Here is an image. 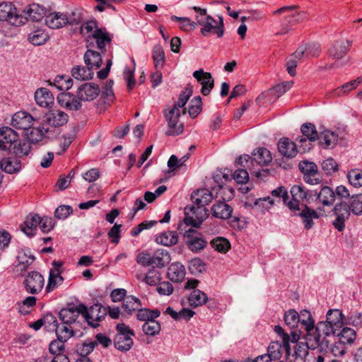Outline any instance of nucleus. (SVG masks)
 I'll list each match as a JSON object with an SVG mask.
<instances>
[{
	"mask_svg": "<svg viewBox=\"0 0 362 362\" xmlns=\"http://www.w3.org/2000/svg\"><path fill=\"white\" fill-rule=\"evenodd\" d=\"M290 193L291 200H287V207L294 216H300L306 230L313 226V219L319 218L317 213L308 207L306 204H300V202L308 199V192L301 185H293Z\"/></svg>",
	"mask_w": 362,
	"mask_h": 362,
	"instance_id": "obj_1",
	"label": "nucleus"
},
{
	"mask_svg": "<svg viewBox=\"0 0 362 362\" xmlns=\"http://www.w3.org/2000/svg\"><path fill=\"white\" fill-rule=\"evenodd\" d=\"M192 9L198 13L195 18L197 24L202 26L200 32L204 36H207L211 33L216 35L218 37H223L224 34V23L222 16H218V21H216L206 13L205 8L194 6Z\"/></svg>",
	"mask_w": 362,
	"mask_h": 362,
	"instance_id": "obj_2",
	"label": "nucleus"
},
{
	"mask_svg": "<svg viewBox=\"0 0 362 362\" xmlns=\"http://www.w3.org/2000/svg\"><path fill=\"white\" fill-rule=\"evenodd\" d=\"M81 315L89 325L97 327L99 322L103 320L107 314V308L100 303H95L89 308L80 304Z\"/></svg>",
	"mask_w": 362,
	"mask_h": 362,
	"instance_id": "obj_3",
	"label": "nucleus"
},
{
	"mask_svg": "<svg viewBox=\"0 0 362 362\" xmlns=\"http://www.w3.org/2000/svg\"><path fill=\"white\" fill-rule=\"evenodd\" d=\"M272 160V154L269 150L265 148H260L256 152L252 153V157L248 155L240 156L236 163L243 167H250V164L253 166L255 164L259 166H267Z\"/></svg>",
	"mask_w": 362,
	"mask_h": 362,
	"instance_id": "obj_4",
	"label": "nucleus"
},
{
	"mask_svg": "<svg viewBox=\"0 0 362 362\" xmlns=\"http://www.w3.org/2000/svg\"><path fill=\"white\" fill-rule=\"evenodd\" d=\"M208 216L209 211L206 207L194 204L187 205L185 208L184 223L187 226L199 228Z\"/></svg>",
	"mask_w": 362,
	"mask_h": 362,
	"instance_id": "obj_5",
	"label": "nucleus"
},
{
	"mask_svg": "<svg viewBox=\"0 0 362 362\" xmlns=\"http://www.w3.org/2000/svg\"><path fill=\"white\" fill-rule=\"evenodd\" d=\"M337 331L338 329L331 324L328 323V322H320L314 328L311 329V334L310 337H308L307 344L310 347L315 349L316 346L320 345L322 336L337 334Z\"/></svg>",
	"mask_w": 362,
	"mask_h": 362,
	"instance_id": "obj_6",
	"label": "nucleus"
},
{
	"mask_svg": "<svg viewBox=\"0 0 362 362\" xmlns=\"http://www.w3.org/2000/svg\"><path fill=\"white\" fill-rule=\"evenodd\" d=\"M117 334L114 339L115 347L121 351H129L133 345V331L124 323L117 325Z\"/></svg>",
	"mask_w": 362,
	"mask_h": 362,
	"instance_id": "obj_7",
	"label": "nucleus"
},
{
	"mask_svg": "<svg viewBox=\"0 0 362 362\" xmlns=\"http://www.w3.org/2000/svg\"><path fill=\"white\" fill-rule=\"evenodd\" d=\"M181 110L177 107H172L168 111H165L164 115L168 122L169 129L166 134L169 136L179 135L183 132L184 125L180 121Z\"/></svg>",
	"mask_w": 362,
	"mask_h": 362,
	"instance_id": "obj_8",
	"label": "nucleus"
},
{
	"mask_svg": "<svg viewBox=\"0 0 362 362\" xmlns=\"http://www.w3.org/2000/svg\"><path fill=\"white\" fill-rule=\"evenodd\" d=\"M0 21H7L15 26H21L23 25L25 18L18 16L17 9L12 4L2 3L0 4Z\"/></svg>",
	"mask_w": 362,
	"mask_h": 362,
	"instance_id": "obj_9",
	"label": "nucleus"
},
{
	"mask_svg": "<svg viewBox=\"0 0 362 362\" xmlns=\"http://www.w3.org/2000/svg\"><path fill=\"white\" fill-rule=\"evenodd\" d=\"M23 284L28 293L36 294L43 288L45 279L40 272L33 271L25 276Z\"/></svg>",
	"mask_w": 362,
	"mask_h": 362,
	"instance_id": "obj_10",
	"label": "nucleus"
},
{
	"mask_svg": "<svg viewBox=\"0 0 362 362\" xmlns=\"http://www.w3.org/2000/svg\"><path fill=\"white\" fill-rule=\"evenodd\" d=\"M193 76L202 86L201 93L203 95H208L214 86V80L209 72L202 69L194 71Z\"/></svg>",
	"mask_w": 362,
	"mask_h": 362,
	"instance_id": "obj_11",
	"label": "nucleus"
},
{
	"mask_svg": "<svg viewBox=\"0 0 362 362\" xmlns=\"http://www.w3.org/2000/svg\"><path fill=\"white\" fill-rule=\"evenodd\" d=\"M18 16L25 18L23 25L29 20L38 22L46 16V11L39 4H33L26 7L21 13H18Z\"/></svg>",
	"mask_w": 362,
	"mask_h": 362,
	"instance_id": "obj_12",
	"label": "nucleus"
},
{
	"mask_svg": "<svg viewBox=\"0 0 362 362\" xmlns=\"http://www.w3.org/2000/svg\"><path fill=\"white\" fill-rule=\"evenodd\" d=\"M100 93V88L97 84L86 83L81 85L77 90L76 96L81 101H92Z\"/></svg>",
	"mask_w": 362,
	"mask_h": 362,
	"instance_id": "obj_13",
	"label": "nucleus"
},
{
	"mask_svg": "<svg viewBox=\"0 0 362 362\" xmlns=\"http://www.w3.org/2000/svg\"><path fill=\"white\" fill-rule=\"evenodd\" d=\"M34 120V117L28 112L19 111L13 115L11 125L16 129L28 130L33 127Z\"/></svg>",
	"mask_w": 362,
	"mask_h": 362,
	"instance_id": "obj_14",
	"label": "nucleus"
},
{
	"mask_svg": "<svg viewBox=\"0 0 362 362\" xmlns=\"http://www.w3.org/2000/svg\"><path fill=\"white\" fill-rule=\"evenodd\" d=\"M336 218L333 221V226L338 231H343L345 228V221L350 216L349 206L346 203L337 204L334 207Z\"/></svg>",
	"mask_w": 362,
	"mask_h": 362,
	"instance_id": "obj_15",
	"label": "nucleus"
},
{
	"mask_svg": "<svg viewBox=\"0 0 362 362\" xmlns=\"http://www.w3.org/2000/svg\"><path fill=\"white\" fill-rule=\"evenodd\" d=\"M62 265H63V262H62L54 261L52 262L53 268L49 272L48 284L47 286V291H51L57 285L61 284L63 282L64 279L61 276V273L62 272Z\"/></svg>",
	"mask_w": 362,
	"mask_h": 362,
	"instance_id": "obj_16",
	"label": "nucleus"
},
{
	"mask_svg": "<svg viewBox=\"0 0 362 362\" xmlns=\"http://www.w3.org/2000/svg\"><path fill=\"white\" fill-rule=\"evenodd\" d=\"M46 319L54 323L53 327L55 328V332L58 339L67 341L74 335V330L71 325L64 324V322L57 324L55 317L52 315H47Z\"/></svg>",
	"mask_w": 362,
	"mask_h": 362,
	"instance_id": "obj_17",
	"label": "nucleus"
},
{
	"mask_svg": "<svg viewBox=\"0 0 362 362\" xmlns=\"http://www.w3.org/2000/svg\"><path fill=\"white\" fill-rule=\"evenodd\" d=\"M278 151L284 158H294L298 153L296 143L288 138H282L278 142Z\"/></svg>",
	"mask_w": 362,
	"mask_h": 362,
	"instance_id": "obj_18",
	"label": "nucleus"
},
{
	"mask_svg": "<svg viewBox=\"0 0 362 362\" xmlns=\"http://www.w3.org/2000/svg\"><path fill=\"white\" fill-rule=\"evenodd\" d=\"M196 233L197 231L193 229L186 231L185 236L187 238L186 244L191 251L198 252L206 246L207 242L202 237L194 236V234Z\"/></svg>",
	"mask_w": 362,
	"mask_h": 362,
	"instance_id": "obj_19",
	"label": "nucleus"
},
{
	"mask_svg": "<svg viewBox=\"0 0 362 362\" xmlns=\"http://www.w3.org/2000/svg\"><path fill=\"white\" fill-rule=\"evenodd\" d=\"M57 101L62 107L69 110H78L81 107V100L69 93L59 94L57 96Z\"/></svg>",
	"mask_w": 362,
	"mask_h": 362,
	"instance_id": "obj_20",
	"label": "nucleus"
},
{
	"mask_svg": "<svg viewBox=\"0 0 362 362\" xmlns=\"http://www.w3.org/2000/svg\"><path fill=\"white\" fill-rule=\"evenodd\" d=\"M214 199L210 190L206 188L199 189L191 194V200L193 204L205 207Z\"/></svg>",
	"mask_w": 362,
	"mask_h": 362,
	"instance_id": "obj_21",
	"label": "nucleus"
},
{
	"mask_svg": "<svg viewBox=\"0 0 362 362\" xmlns=\"http://www.w3.org/2000/svg\"><path fill=\"white\" fill-rule=\"evenodd\" d=\"M46 25L52 29H59L67 25V18L65 13L52 12L45 16Z\"/></svg>",
	"mask_w": 362,
	"mask_h": 362,
	"instance_id": "obj_22",
	"label": "nucleus"
},
{
	"mask_svg": "<svg viewBox=\"0 0 362 362\" xmlns=\"http://www.w3.org/2000/svg\"><path fill=\"white\" fill-rule=\"evenodd\" d=\"M351 42L346 40L335 42L329 49V55L334 59H341L349 52Z\"/></svg>",
	"mask_w": 362,
	"mask_h": 362,
	"instance_id": "obj_23",
	"label": "nucleus"
},
{
	"mask_svg": "<svg viewBox=\"0 0 362 362\" xmlns=\"http://www.w3.org/2000/svg\"><path fill=\"white\" fill-rule=\"evenodd\" d=\"M69 116L63 111L54 110L47 114L46 121L53 127L62 126L68 122Z\"/></svg>",
	"mask_w": 362,
	"mask_h": 362,
	"instance_id": "obj_24",
	"label": "nucleus"
},
{
	"mask_svg": "<svg viewBox=\"0 0 362 362\" xmlns=\"http://www.w3.org/2000/svg\"><path fill=\"white\" fill-rule=\"evenodd\" d=\"M80 304L68 308H63L59 312V319L64 324L71 325L75 322L81 314Z\"/></svg>",
	"mask_w": 362,
	"mask_h": 362,
	"instance_id": "obj_25",
	"label": "nucleus"
},
{
	"mask_svg": "<svg viewBox=\"0 0 362 362\" xmlns=\"http://www.w3.org/2000/svg\"><path fill=\"white\" fill-rule=\"evenodd\" d=\"M233 208L225 202H218L211 207L212 215L218 218L228 219L230 218Z\"/></svg>",
	"mask_w": 362,
	"mask_h": 362,
	"instance_id": "obj_26",
	"label": "nucleus"
},
{
	"mask_svg": "<svg viewBox=\"0 0 362 362\" xmlns=\"http://www.w3.org/2000/svg\"><path fill=\"white\" fill-rule=\"evenodd\" d=\"M35 100L42 107H48L54 103L52 93L46 88H40L35 91Z\"/></svg>",
	"mask_w": 362,
	"mask_h": 362,
	"instance_id": "obj_27",
	"label": "nucleus"
},
{
	"mask_svg": "<svg viewBox=\"0 0 362 362\" xmlns=\"http://www.w3.org/2000/svg\"><path fill=\"white\" fill-rule=\"evenodd\" d=\"M112 36L105 28H100L94 33L90 38L95 40L96 47L102 52L105 51V47L112 41Z\"/></svg>",
	"mask_w": 362,
	"mask_h": 362,
	"instance_id": "obj_28",
	"label": "nucleus"
},
{
	"mask_svg": "<svg viewBox=\"0 0 362 362\" xmlns=\"http://www.w3.org/2000/svg\"><path fill=\"white\" fill-rule=\"evenodd\" d=\"M0 167L5 173L13 174L21 170V161L16 156L4 158L0 162Z\"/></svg>",
	"mask_w": 362,
	"mask_h": 362,
	"instance_id": "obj_29",
	"label": "nucleus"
},
{
	"mask_svg": "<svg viewBox=\"0 0 362 362\" xmlns=\"http://www.w3.org/2000/svg\"><path fill=\"white\" fill-rule=\"evenodd\" d=\"M71 76L78 81H88L93 78L94 71L88 66L83 65L74 66L71 71Z\"/></svg>",
	"mask_w": 362,
	"mask_h": 362,
	"instance_id": "obj_30",
	"label": "nucleus"
},
{
	"mask_svg": "<svg viewBox=\"0 0 362 362\" xmlns=\"http://www.w3.org/2000/svg\"><path fill=\"white\" fill-rule=\"evenodd\" d=\"M18 134L11 127L0 128V148H6V144H13L18 139Z\"/></svg>",
	"mask_w": 362,
	"mask_h": 362,
	"instance_id": "obj_31",
	"label": "nucleus"
},
{
	"mask_svg": "<svg viewBox=\"0 0 362 362\" xmlns=\"http://www.w3.org/2000/svg\"><path fill=\"white\" fill-rule=\"evenodd\" d=\"M185 267L179 262H175L168 267L167 276L170 281L180 282L185 279Z\"/></svg>",
	"mask_w": 362,
	"mask_h": 362,
	"instance_id": "obj_32",
	"label": "nucleus"
},
{
	"mask_svg": "<svg viewBox=\"0 0 362 362\" xmlns=\"http://www.w3.org/2000/svg\"><path fill=\"white\" fill-rule=\"evenodd\" d=\"M84 62L93 71L99 69L102 65V57L100 54L93 49H88L83 56Z\"/></svg>",
	"mask_w": 362,
	"mask_h": 362,
	"instance_id": "obj_33",
	"label": "nucleus"
},
{
	"mask_svg": "<svg viewBox=\"0 0 362 362\" xmlns=\"http://www.w3.org/2000/svg\"><path fill=\"white\" fill-rule=\"evenodd\" d=\"M41 217L37 214H30L26 216L21 229L28 236L34 235V230L40 223Z\"/></svg>",
	"mask_w": 362,
	"mask_h": 362,
	"instance_id": "obj_34",
	"label": "nucleus"
},
{
	"mask_svg": "<svg viewBox=\"0 0 362 362\" xmlns=\"http://www.w3.org/2000/svg\"><path fill=\"white\" fill-rule=\"evenodd\" d=\"M155 241L166 247L175 245L178 242V235L175 231H165L156 237Z\"/></svg>",
	"mask_w": 362,
	"mask_h": 362,
	"instance_id": "obj_35",
	"label": "nucleus"
},
{
	"mask_svg": "<svg viewBox=\"0 0 362 362\" xmlns=\"http://www.w3.org/2000/svg\"><path fill=\"white\" fill-rule=\"evenodd\" d=\"M362 83V77H357L356 79L345 83L341 86L334 89L332 94L336 97H341L355 90Z\"/></svg>",
	"mask_w": 362,
	"mask_h": 362,
	"instance_id": "obj_36",
	"label": "nucleus"
},
{
	"mask_svg": "<svg viewBox=\"0 0 362 362\" xmlns=\"http://www.w3.org/2000/svg\"><path fill=\"white\" fill-rule=\"evenodd\" d=\"M152 265L159 268L165 267L171 260L170 253L165 250H158L152 254Z\"/></svg>",
	"mask_w": 362,
	"mask_h": 362,
	"instance_id": "obj_37",
	"label": "nucleus"
},
{
	"mask_svg": "<svg viewBox=\"0 0 362 362\" xmlns=\"http://www.w3.org/2000/svg\"><path fill=\"white\" fill-rule=\"evenodd\" d=\"M300 131L303 136L299 142L303 143L308 139L310 141H315L318 139V134L314 124L312 123H305L301 126Z\"/></svg>",
	"mask_w": 362,
	"mask_h": 362,
	"instance_id": "obj_38",
	"label": "nucleus"
},
{
	"mask_svg": "<svg viewBox=\"0 0 362 362\" xmlns=\"http://www.w3.org/2000/svg\"><path fill=\"white\" fill-rule=\"evenodd\" d=\"M300 322L306 332V339L311 334V329L315 327V320H313L310 311L303 310L299 314Z\"/></svg>",
	"mask_w": 362,
	"mask_h": 362,
	"instance_id": "obj_39",
	"label": "nucleus"
},
{
	"mask_svg": "<svg viewBox=\"0 0 362 362\" xmlns=\"http://www.w3.org/2000/svg\"><path fill=\"white\" fill-rule=\"evenodd\" d=\"M326 321L337 329L341 328L344 324V315L338 309L329 310L327 313Z\"/></svg>",
	"mask_w": 362,
	"mask_h": 362,
	"instance_id": "obj_40",
	"label": "nucleus"
},
{
	"mask_svg": "<svg viewBox=\"0 0 362 362\" xmlns=\"http://www.w3.org/2000/svg\"><path fill=\"white\" fill-rule=\"evenodd\" d=\"M18 260V267L21 270H25L35 260V257L31 255L29 250H21L17 255Z\"/></svg>",
	"mask_w": 362,
	"mask_h": 362,
	"instance_id": "obj_41",
	"label": "nucleus"
},
{
	"mask_svg": "<svg viewBox=\"0 0 362 362\" xmlns=\"http://www.w3.org/2000/svg\"><path fill=\"white\" fill-rule=\"evenodd\" d=\"M141 307V300L134 296H127L122 303V308L127 314H132L134 311L138 310Z\"/></svg>",
	"mask_w": 362,
	"mask_h": 362,
	"instance_id": "obj_42",
	"label": "nucleus"
},
{
	"mask_svg": "<svg viewBox=\"0 0 362 362\" xmlns=\"http://www.w3.org/2000/svg\"><path fill=\"white\" fill-rule=\"evenodd\" d=\"M139 280L145 281L149 286H156L161 280V274L159 271L155 269H150L144 277L142 275H136Z\"/></svg>",
	"mask_w": 362,
	"mask_h": 362,
	"instance_id": "obj_43",
	"label": "nucleus"
},
{
	"mask_svg": "<svg viewBox=\"0 0 362 362\" xmlns=\"http://www.w3.org/2000/svg\"><path fill=\"white\" fill-rule=\"evenodd\" d=\"M49 132V128L45 127H38L33 128L30 133L28 135V139L30 143L37 144L42 141Z\"/></svg>",
	"mask_w": 362,
	"mask_h": 362,
	"instance_id": "obj_44",
	"label": "nucleus"
},
{
	"mask_svg": "<svg viewBox=\"0 0 362 362\" xmlns=\"http://www.w3.org/2000/svg\"><path fill=\"white\" fill-rule=\"evenodd\" d=\"M287 348L284 346L283 343L281 344L278 341L271 342L268 346L267 355L269 356L271 360H278L281 357L284 349Z\"/></svg>",
	"mask_w": 362,
	"mask_h": 362,
	"instance_id": "obj_45",
	"label": "nucleus"
},
{
	"mask_svg": "<svg viewBox=\"0 0 362 362\" xmlns=\"http://www.w3.org/2000/svg\"><path fill=\"white\" fill-rule=\"evenodd\" d=\"M49 35L43 30H37L30 33L28 39L34 45H42L49 39Z\"/></svg>",
	"mask_w": 362,
	"mask_h": 362,
	"instance_id": "obj_46",
	"label": "nucleus"
},
{
	"mask_svg": "<svg viewBox=\"0 0 362 362\" xmlns=\"http://www.w3.org/2000/svg\"><path fill=\"white\" fill-rule=\"evenodd\" d=\"M317 198L323 205L329 206L334 202L335 194L329 187L325 186L318 193Z\"/></svg>",
	"mask_w": 362,
	"mask_h": 362,
	"instance_id": "obj_47",
	"label": "nucleus"
},
{
	"mask_svg": "<svg viewBox=\"0 0 362 362\" xmlns=\"http://www.w3.org/2000/svg\"><path fill=\"white\" fill-rule=\"evenodd\" d=\"M37 298L35 296H28L21 302L18 303V312L23 315L30 314L35 305Z\"/></svg>",
	"mask_w": 362,
	"mask_h": 362,
	"instance_id": "obj_48",
	"label": "nucleus"
},
{
	"mask_svg": "<svg viewBox=\"0 0 362 362\" xmlns=\"http://www.w3.org/2000/svg\"><path fill=\"white\" fill-rule=\"evenodd\" d=\"M49 85H53L59 90H68L72 87L73 81L69 76H57L55 77L53 82L49 81Z\"/></svg>",
	"mask_w": 362,
	"mask_h": 362,
	"instance_id": "obj_49",
	"label": "nucleus"
},
{
	"mask_svg": "<svg viewBox=\"0 0 362 362\" xmlns=\"http://www.w3.org/2000/svg\"><path fill=\"white\" fill-rule=\"evenodd\" d=\"M188 300L189 305L195 308L206 303L208 298L205 293L199 289H196L190 293Z\"/></svg>",
	"mask_w": 362,
	"mask_h": 362,
	"instance_id": "obj_50",
	"label": "nucleus"
},
{
	"mask_svg": "<svg viewBox=\"0 0 362 362\" xmlns=\"http://www.w3.org/2000/svg\"><path fill=\"white\" fill-rule=\"evenodd\" d=\"M13 153L16 155V157L21 158L23 156H28L31 150L30 143L29 141H18L13 144Z\"/></svg>",
	"mask_w": 362,
	"mask_h": 362,
	"instance_id": "obj_51",
	"label": "nucleus"
},
{
	"mask_svg": "<svg viewBox=\"0 0 362 362\" xmlns=\"http://www.w3.org/2000/svg\"><path fill=\"white\" fill-rule=\"evenodd\" d=\"M170 18L173 21L179 22V28L185 32H190L195 30L198 25L197 21H192L189 18L186 17H177L176 16H172Z\"/></svg>",
	"mask_w": 362,
	"mask_h": 362,
	"instance_id": "obj_52",
	"label": "nucleus"
},
{
	"mask_svg": "<svg viewBox=\"0 0 362 362\" xmlns=\"http://www.w3.org/2000/svg\"><path fill=\"white\" fill-rule=\"evenodd\" d=\"M318 139L321 145L328 148L332 147L336 144L338 136L331 131L326 130L321 133L320 136L318 135Z\"/></svg>",
	"mask_w": 362,
	"mask_h": 362,
	"instance_id": "obj_53",
	"label": "nucleus"
},
{
	"mask_svg": "<svg viewBox=\"0 0 362 362\" xmlns=\"http://www.w3.org/2000/svg\"><path fill=\"white\" fill-rule=\"evenodd\" d=\"M99 29L97 21H89L81 25L80 33L89 41V39L93 36L94 33Z\"/></svg>",
	"mask_w": 362,
	"mask_h": 362,
	"instance_id": "obj_54",
	"label": "nucleus"
},
{
	"mask_svg": "<svg viewBox=\"0 0 362 362\" xmlns=\"http://www.w3.org/2000/svg\"><path fill=\"white\" fill-rule=\"evenodd\" d=\"M339 340L343 344H351L356 338V333L354 329L349 327H344L340 332L337 333Z\"/></svg>",
	"mask_w": 362,
	"mask_h": 362,
	"instance_id": "obj_55",
	"label": "nucleus"
},
{
	"mask_svg": "<svg viewBox=\"0 0 362 362\" xmlns=\"http://www.w3.org/2000/svg\"><path fill=\"white\" fill-rule=\"evenodd\" d=\"M152 57L156 69L163 66L165 64V53L160 45H156L153 47Z\"/></svg>",
	"mask_w": 362,
	"mask_h": 362,
	"instance_id": "obj_56",
	"label": "nucleus"
},
{
	"mask_svg": "<svg viewBox=\"0 0 362 362\" xmlns=\"http://www.w3.org/2000/svg\"><path fill=\"white\" fill-rule=\"evenodd\" d=\"M211 246L217 252L226 253L230 248V242L225 238L217 237L214 238L211 243Z\"/></svg>",
	"mask_w": 362,
	"mask_h": 362,
	"instance_id": "obj_57",
	"label": "nucleus"
},
{
	"mask_svg": "<svg viewBox=\"0 0 362 362\" xmlns=\"http://www.w3.org/2000/svg\"><path fill=\"white\" fill-rule=\"evenodd\" d=\"M160 313L158 310H149L147 308H139L136 314L139 320L148 322V320H155L159 317Z\"/></svg>",
	"mask_w": 362,
	"mask_h": 362,
	"instance_id": "obj_58",
	"label": "nucleus"
},
{
	"mask_svg": "<svg viewBox=\"0 0 362 362\" xmlns=\"http://www.w3.org/2000/svg\"><path fill=\"white\" fill-rule=\"evenodd\" d=\"M284 321L290 328H296L300 322V315L295 310L291 309L285 313Z\"/></svg>",
	"mask_w": 362,
	"mask_h": 362,
	"instance_id": "obj_59",
	"label": "nucleus"
},
{
	"mask_svg": "<svg viewBox=\"0 0 362 362\" xmlns=\"http://www.w3.org/2000/svg\"><path fill=\"white\" fill-rule=\"evenodd\" d=\"M142 329L145 334L155 336L160 332V325L155 320H148V322H145L142 325Z\"/></svg>",
	"mask_w": 362,
	"mask_h": 362,
	"instance_id": "obj_60",
	"label": "nucleus"
},
{
	"mask_svg": "<svg viewBox=\"0 0 362 362\" xmlns=\"http://www.w3.org/2000/svg\"><path fill=\"white\" fill-rule=\"evenodd\" d=\"M192 93L193 88L190 84H188L185 90L180 94L177 102L173 105V107H177L179 110H180L181 108L185 107Z\"/></svg>",
	"mask_w": 362,
	"mask_h": 362,
	"instance_id": "obj_61",
	"label": "nucleus"
},
{
	"mask_svg": "<svg viewBox=\"0 0 362 362\" xmlns=\"http://www.w3.org/2000/svg\"><path fill=\"white\" fill-rule=\"evenodd\" d=\"M349 209L356 215L362 214V194L352 196L350 199Z\"/></svg>",
	"mask_w": 362,
	"mask_h": 362,
	"instance_id": "obj_62",
	"label": "nucleus"
},
{
	"mask_svg": "<svg viewBox=\"0 0 362 362\" xmlns=\"http://www.w3.org/2000/svg\"><path fill=\"white\" fill-rule=\"evenodd\" d=\"M202 98L200 96L194 97L189 105L188 112L192 117H196L202 110Z\"/></svg>",
	"mask_w": 362,
	"mask_h": 362,
	"instance_id": "obj_63",
	"label": "nucleus"
},
{
	"mask_svg": "<svg viewBox=\"0 0 362 362\" xmlns=\"http://www.w3.org/2000/svg\"><path fill=\"white\" fill-rule=\"evenodd\" d=\"M347 177L351 185L356 187L362 186V172L352 170L349 172Z\"/></svg>",
	"mask_w": 362,
	"mask_h": 362,
	"instance_id": "obj_64",
	"label": "nucleus"
}]
</instances>
